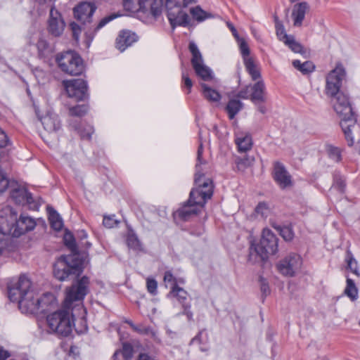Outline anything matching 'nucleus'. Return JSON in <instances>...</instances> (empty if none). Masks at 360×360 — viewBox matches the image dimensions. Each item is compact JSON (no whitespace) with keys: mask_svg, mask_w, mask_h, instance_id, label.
I'll return each mask as SVG.
<instances>
[{"mask_svg":"<svg viewBox=\"0 0 360 360\" xmlns=\"http://www.w3.org/2000/svg\"><path fill=\"white\" fill-rule=\"evenodd\" d=\"M195 3L194 0H183V4L184 7L188 6L189 4Z\"/></svg>","mask_w":360,"mask_h":360,"instance_id":"774afa93","label":"nucleus"},{"mask_svg":"<svg viewBox=\"0 0 360 360\" xmlns=\"http://www.w3.org/2000/svg\"><path fill=\"white\" fill-rule=\"evenodd\" d=\"M187 295V292L182 288L177 285L176 287H174L173 289H171L167 297H176L179 302L183 303L186 300Z\"/></svg>","mask_w":360,"mask_h":360,"instance_id":"f704fd0d","label":"nucleus"},{"mask_svg":"<svg viewBox=\"0 0 360 360\" xmlns=\"http://www.w3.org/2000/svg\"><path fill=\"white\" fill-rule=\"evenodd\" d=\"M302 259L296 253H290L276 264L278 271L283 276L292 277L302 267Z\"/></svg>","mask_w":360,"mask_h":360,"instance_id":"f8f14e48","label":"nucleus"},{"mask_svg":"<svg viewBox=\"0 0 360 360\" xmlns=\"http://www.w3.org/2000/svg\"><path fill=\"white\" fill-rule=\"evenodd\" d=\"M182 80L185 86L190 91L193 86V82L184 70L182 71Z\"/></svg>","mask_w":360,"mask_h":360,"instance_id":"680f3d73","label":"nucleus"},{"mask_svg":"<svg viewBox=\"0 0 360 360\" xmlns=\"http://www.w3.org/2000/svg\"><path fill=\"white\" fill-rule=\"evenodd\" d=\"M70 27L72 31V35L75 40H78L81 32L79 26L76 22L70 23Z\"/></svg>","mask_w":360,"mask_h":360,"instance_id":"052dcab7","label":"nucleus"},{"mask_svg":"<svg viewBox=\"0 0 360 360\" xmlns=\"http://www.w3.org/2000/svg\"><path fill=\"white\" fill-rule=\"evenodd\" d=\"M227 26L230 29V30L231 31V32H232V34L234 36L236 39H238V38H240L236 29L235 28V27L231 22H227Z\"/></svg>","mask_w":360,"mask_h":360,"instance_id":"69168bd1","label":"nucleus"},{"mask_svg":"<svg viewBox=\"0 0 360 360\" xmlns=\"http://www.w3.org/2000/svg\"><path fill=\"white\" fill-rule=\"evenodd\" d=\"M253 160L254 159L252 158L245 157L244 158H237L236 163L239 169H244L249 167L252 163Z\"/></svg>","mask_w":360,"mask_h":360,"instance_id":"09e8293b","label":"nucleus"},{"mask_svg":"<svg viewBox=\"0 0 360 360\" xmlns=\"http://www.w3.org/2000/svg\"><path fill=\"white\" fill-rule=\"evenodd\" d=\"M5 173L0 170V193L4 192L6 188H9L10 183Z\"/></svg>","mask_w":360,"mask_h":360,"instance_id":"8fccbe9b","label":"nucleus"},{"mask_svg":"<svg viewBox=\"0 0 360 360\" xmlns=\"http://www.w3.org/2000/svg\"><path fill=\"white\" fill-rule=\"evenodd\" d=\"M356 127L357 128L354 130V129H354V127H349V132L348 133V136H347L345 129L343 128H342V131L345 134V140L347 143L348 146H349V147L353 146V145L354 143V136L360 131L359 127L357 124H356Z\"/></svg>","mask_w":360,"mask_h":360,"instance_id":"ea45409f","label":"nucleus"},{"mask_svg":"<svg viewBox=\"0 0 360 360\" xmlns=\"http://www.w3.org/2000/svg\"><path fill=\"white\" fill-rule=\"evenodd\" d=\"M9 210L11 216L13 217V220L15 221L16 229L14 231L15 235L20 236L34 229L36 226L34 219L21 214L20 218L17 220V213L13 211L12 208H9Z\"/></svg>","mask_w":360,"mask_h":360,"instance_id":"f3484780","label":"nucleus"},{"mask_svg":"<svg viewBox=\"0 0 360 360\" xmlns=\"http://www.w3.org/2000/svg\"><path fill=\"white\" fill-rule=\"evenodd\" d=\"M8 297L18 303L24 314H34L39 310V293L32 288V283L26 276H20L13 285L8 287Z\"/></svg>","mask_w":360,"mask_h":360,"instance_id":"7ed1b4c3","label":"nucleus"},{"mask_svg":"<svg viewBox=\"0 0 360 360\" xmlns=\"http://www.w3.org/2000/svg\"><path fill=\"white\" fill-rule=\"evenodd\" d=\"M292 65L295 69L300 71L304 75H307L313 72L315 68L313 63L311 61H305L304 63H301L298 60H293Z\"/></svg>","mask_w":360,"mask_h":360,"instance_id":"7c9ffc66","label":"nucleus"},{"mask_svg":"<svg viewBox=\"0 0 360 360\" xmlns=\"http://www.w3.org/2000/svg\"><path fill=\"white\" fill-rule=\"evenodd\" d=\"M87 112V106L85 105H77L69 108V115L72 117H82Z\"/></svg>","mask_w":360,"mask_h":360,"instance_id":"58836bf2","label":"nucleus"},{"mask_svg":"<svg viewBox=\"0 0 360 360\" xmlns=\"http://www.w3.org/2000/svg\"><path fill=\"white\" fill-rule=\"evenodd\" d=\"M278 250V238L273 232L264 229L259 243H252L250 256H258L260 260L266 259L269 255H274Z\"/></svg>","mask_w":360,"mask_h":360,"instance_id":"423d86ee","label":"nucleus"},{"mask_svg":"<svg viewBox=\"0 0 360 360\" xmlns=\"http://www.w3.org/2000/svg\"><path fill=\"white\" fill-rule=\"evenodd\" d=\"M278 231L283 238L286 241L291 240L294 237L292 230L289 226L278 227Z\"/></svg>","mask_w":360,"mask_h":360,"instance_id":"c03bdc74","label":"nucleus"},{"mask_svg":"<svg viewBox=\"0 0 360 360\" xmlns=\"http://www.w3.org/2000/svg\"><path fill=\"white\" fill-rule=\"evenodd\" d=\"M8 352L4 349L2 347H0V359H6L8 357Z\"/></svg>","mask_w":360,"mask_h":360,"instance_id":"338daca9","label":"nucleus"},{"mask_svg":"<svg viewBox=\"0 0 360 360\" xmlns=\"http://www.w3.org/2000/svg\"><path fill=\"white\" fill-rule=\"evenodd\" d=\"M39 309H42L44 310V307L51 306L55 302V297L52 293L47 292L44 293L42 295H39Z\"/></svg>","mask_w":360,"mask_h":360,"instance_id":"c9c22d12","label":"nucleus"},{"mask_svg":"<svg viewBox=\"0 0 360 360\" xmlns=\"http://www.w3.org/2000/svg\"><path fill=\"white\" fill-rule=\"evenodd\" d=\"M94 132V129L91 127L89 126L87 127L86 128L84 129L82 131H81L79 133H80V136L82 137V139H91V134H93Z\"/></svg>","mask_w":360,"mask_h":360,"instance_id":"13d9d810","label":"nucleus"},{"mask_svg":"<svg viewBox=\"0 0 360 360\" xmlns=\"http://www.w3.org/2000/svg\"><path fill=\"white\" fill-rule=\"evenodd\" d=\"M40 120L44 129L48 132L57 131L61 127L58 115L51 111H48L45 115L41 117Z\"/></svg>","mask_w":360,"mask_h":360,"instance_id":"412c9836","label":"nucleus"},{"mask_svg":"<svg viewBox=\"0 0 360 360\" xmlns=\"http://www.w3.org/2000/svg\"><path fill=\"white\" fill-rule=\"evenodd\" d=\"M56 62L63 72L71 75H80L84 69L81 57L74 51L60 53L57 56Z\"/></svg>","mask_w":360,"mask_h":360,"instance_id":"6e6552de","label":"nucleus"},{"mask_svg":"<svg viewBox=\"0 0 360 360\" xmlns=\"http://www.w3.org/2000/svg\"><path fill=\"white\" fill-rule=\"evenodd\" d=\"M129 248L139 251L142 250L141 243L134 233H129L127 238Z\"/></svg>","mask_w":360,"mask_h":360,"instance_id":"e433bc0d","label":"nucleus"},{"mask_svg":"<svg viewBox=\"0 0 360 360\" xmlns=\"http://www.w3.org/2000/svg\"><path fill=\"white\" fill-rule=\"evenodd\" d=\"M212 194L213 185L211 179L202 180L200 176H196L195 187L190 192L189 199L174 212V216L184 221L190 219L202 210L206 201L211 198Z\"/></svg>","mask_w":360,"mask_h":360,"instance_id":"f03ea898","label":"nucleus"},{"mask_svg":"<svg viewBox=\"0 0 360 360\" xmlns=\"http://www.w3.org/2000/svg\"><path fill=\"white\" fill-rule=\"evenodd\" d=\"M137 360H156V359H155V357L150 356L149 354H148L146 353H141L139 355Z\"/></svg>","mask_w":360,"mask_h":360,"instance_id":"0e129e2a","label":"nucleus"},{"mask_svg":"<svg viewBox=\"0 0 360 360\" xmlns=\"http://www.w3.org/2000/svg\"><path fill=\"white\" fill-rule=\"evenodd\" d=\"M250 99L254 103H264L266 100V87L262 79H259L252 87Z\"/></svg>","mask_w":360,"mask_h":360,"instance_id":"4be33fe9","label":"nucleus"},{"mask_svg":"<svg viewBox=\"0 0 360 360\" xmlns=\"http://www.w3.org/2000/svg\"><path fill=\"white\" fill-rule=\"evenodd\" d=\"M9 189L10 198L15 204L22 205L27 204L31 205L33 202V198L27 188L18 182L11 181Z\"/></svg>","mask_w":360,"mask_h":360,"instance_id":"2eb2a0df","label":"nucleus"},{"mask_svg":"<svg viewBox=\"0 0 360 360\" xmlns=\"http://www.w3.org/2000/svg\"><path fill=\"white\" fill-rule=\"evenodd\" d=\"M64 240L65 245L73 252H76L77 251V247L75 239L73 238L71 234H66L64 237Z\"/></svg>","mask_w":360,"mask_h":360,"instance_id":"603ef678","label":"nucleus"},{"mask_svg":"<svg viewBox=\"0 0 360 360\" xmlns=\"http://www.w3.org/2000/svg\"><path fill=\"white\" fill-rule=\"evenodd\" d=\"M134 330L139 334L150 335L153 338L156 336V332L150 327L145 326L142 324L136 325Z\"/></svg>","mask_w":360,"mask_h":360,"instance_id":"79ce46f5","label":"nucleus"},{"mask_svg":"<svg viewBox=\"0 0 360 360\" xmlns=\"http://www.w3.org/2000/svg\"><path fill=\"white\" fill-rule=\"evenodd\" d=\"M86 310L82 304H77L71 313L72 324L75 330L79 333H82L87 330V323L84 315Z\"/></svg>","mask_w":360,"mask_h":360,"instance_id":"a211bd4d","label":"nucleus"},{"mask_svg":"<svg viewBox=\"0 0 360 360\" xmlns=\"http://www.w3.org/2000/svg\"><path fill=\"white\" fill-rule=\"evenodd\" d=\"M63 85L69 97L82 101L88 96L87 84L82 79L63 81Z\"/></svg>","mask_w":360,"mask_h":360,"instance_id":"4468645a","label":"nucleus"},{"mask_svg":"<svg viewBox=\"0 0 360 360\" xmlns=\"http://www.w3.org/2000/svg\"><path fill=\"white\" fill-rule=\"evenodd\" d=\"M96 7L91 2H82L74 9L75 18L81 22L85 24L90 22Z\"/></svg>","mask_w":360,"mask_h":360,"instance_id":"6ab92c4d","label":"nucleus"},{"mask_svg":"<svg viewBox=\"0 0 360 360\" xmlns=\"http://www.w3.org/2000/svg\"><path fill=\"white\" fill-rule=\"evenodd\" d=\"M146 287L150 294L155 295L157 293L158 283L155 279L147 278Z\"/></svg>","mask_w":360,"mask_h":360,"instance_id":"5fc2aeb1","label":"nucleus"},{"mask_svg":"<svg viewBox=\"0 0 360 360\" xmlns=\"http://www.w3.org/2000/svg\"><path fill=\"white\" fill-rule=\"evenodd\" d=\"M118 16L117 14H111L110 15L105 16L103 19L100 20L98 24L96 25V27L94 28V32H97L102 27H103L106 24H108L111 20H114Z\"/></svg>","mask_w":360,"mask_h":360,"instance_id":"3c124183","label":"nucleus"},{"mask_svg":"<svg viewBox=\"0 0 360 360\" xmlns=\"http://www.w3.org/2000/svg\"><path fill=\"white\" fill-rule=\"evenodd\" d=\"M65 23L58 11L53 8L50 11L49 31L53 36H60L64 30Z\"/></svg>","mask_w":360,"mask_h":360,"instance_id":"aec40b11","label":"nucleus"},{"mask_svg":"<svg viewBox=\"0 0 360 360\" xmlns=\"http://www.w3.org/2000/svg\"><path fill=\"white\" fill-rule=\"evenodd\" d=\"M39 55L41 56H46L51 52V49L49 44L44 39H39L37 44Z\"/></svg>","mask_w":360,"mask_h":360,"instance_id":"4c0bfd02","label":"nucleus"},{"mask_svg":"<svg viewBox=\"0 0 360 360\" xmlns=\"http://www.w3.org/2000/svg\"><path fill=\"white\" fill-rule=\"evenodd\" d=\"M284 44L287 45L295 53L302 52V46H301L300 44H299L295 40L292 36L289 39L285 41Z\"/></svg>","mask_w":360,"mask_h":360,"instance_id":"a18cd8bd","label":"nucleus"},{"mask_svg":"<svg viewBox=\"0 0 360 360\" xmlns=\"http://www.w3.org/2000/svg\"><path fill=\"white\" fill-rule=\"evenodd\" d=\"M239 46L240 51L242 55L243 63L247 72L251 76L252 80L256 81L261 78L260 70L258 63L255 61V58L250 54L249 46L243 38H238L236 39Z\"/></svg>","mask_w":360,"mask_h":360,"instance_id":"ddd939ff","label":"nucleus"},{"mask_svg":"<svg viewBox=\"0 0 360 360\" xmlns=\"http://www.w3.org/2000/svg\"><path fill=\"white\" fill-rule=\"evenodd\" d=\"M250 94H248V86L245 89L240 91L238 94V97L243 98V99L250 98Z\"/></svg>","mask_w":360,"mask_h":360,"instance_id":"e2e57ef3","label":"nucleus"},{"mask_svg":"<svg viewBox=\"0 0 360 360\" xmlns=\"http://www.w3.org/2000/svg\"><path fill=\"white\" fill-rule=\"evenodd\" d=\"M164 282L165 283L166 287L169 285L171 289L177 286V278H176L169 271L165 273Z\"/></svg>","mask_w":360,"mask_h":360,"instance_id":"49530a36","label":"nucleus"},{"mask_svg":"<svg viewBox=\"0 0 360 360\" xmlns=\"http://www.w3.org/2000/svg\"><path fill=\"white\" fill-rule=\"evenodd\" d=\"M190 13L198 22H202L206 19L213 17L211 13L205 11L198 6L191 8Z\"/></svg>","mask_w":360,"mask_h":360,"instance_id":"2f4dec72","label":"nucleus"},{"mask_svg":"<svg viewBox=\"0 0 360 360\" xmlns=\"http://www.w3.org/2000/svg\"><path fill=\"white\" fill-rule=\"evenodd\" d=\"M133 347L129 343H124L122 349L117 350L112 356L113 360H128L132 356Z\"/></svg>","mask_w":360,"mask_h":360,"instance_id":"cd10ccee","label":"nucleus"},{"mask_svg":"<svg viewBox=\"0 0 360 360\" xmlns=\"http://www.w3.org/2000/svg\"><path fill=\"white\" fill-rule=\"evenodd\" d=\"M82 272V261L73 254L60 257L53 266V275L59 281L77 277Z\"/></svg>","mask_w":360,"mask_h":360,"instance_id":"39448f33","label":"nucleus"},{"mask_svg":"<svg viewBox=\"0 0 360 360\" xmlns=\"http://www.w3.org/2000/svg\"><path fill=\"white\" fill-rule=\"evenodd\" d=\"M189 51L192 54L191 64L196 75L204 81L212 79V72L204 64L202 54L194 42H190Z\"/></svg>","mask_w":360,"mask_h":360,"instance_id":"9b49d317","label":"nucleus"},{"mask_svg":"<svg viewBox=\"0 0 360 360\" xmlns=\"http://www.w3.org/2000/svg\"><path fill=\"white\" fill-rule=\"evenodd\" d=\"M330 97L332 98L331 102L334 110L341 119V128L345 129L347 136H348L349 127H354L353 129L354 130L357 128L356 117L353 112L349 98L347 94L342 92Z\"/></svg>","mask_w":360,"mask_h":360,"instance_id":"20e7f679","label":"nucleus"},{"mask_svg":"<svg viewBox=\"0 0 360 360\" xmlns=\"http://www.w3.org/2000/svg\"><path fill=\"white\" fill-rule=\"evenodd\" d=\"M333 187L336 188L340 192L343 193L345 188V180L343 176L340 174H335L334 176Z\"/></svg>","mask_w":360,"mask_h":360,"instance_id":"37998d69","label":"nucleus"},{"mask_svg":"<svg viewBox=\"0 0 360 360\" xmlns=\"http://www.w3.org/2000/svg\"><path fill=\"white\" fill-rule=\"evenodd\" d=\"M123 4L127 11L156 19L162 14L164 0H124Z\"/></svg>","mask_w":360,"mask_h":360,"instance_id":"0eeeda50","label":"nucleus"},{"mask_svg":"<svg viewBox=\"0 0 360 360\" xmlns=\"http://www.w3.org/2000/svg\"><path fill=\"white\" fill-rule=\"evenodd\" d=\"M103 225L108 229L113 228L117 226L118 221L115 219V216L104 217L103 220Z\"/></svg>","mask_w":360,"mask_h":360,"instance_id":"6e6d98bb","label":"nucleus"},{"mask_svg":"<svg viewBox=\"0 0 360 360\" xmlns=\"http://www.w3.org/2000/svg\"><path fill=\"white\" fill-rule=\"evenodd\" d=\"M136 40L137 37L135 33L130 31H122L116 39V48L120 51H124Z\"/></svg>","mask_w":360,"mask_h":360,"instance_id":"5701e85b","label":"nucleus"},{"mask_svg":"<svg viewBox=\"0 0 360 360\" xmlns=\"http://www.w3.org/2000/svg\"><path fill=\"white\" fill-rule=\"evenodd\" d=\"M346 77V71L341 63H337L334 69L326 77L325 93L328 96H335L341 93L340 88Z\"/></svg>","mask_w":360,"mask_h":360,"instance_id":"1a4fd4ad","label":"nucleus"},{"mask_svg":"<svg viewBox=\"0 0 360 360\" xmlns=\"http://www.w3.org/2000/svg\"><path fill=\"white\" fill-rule=\"evenodd\" d=\"M260 290L262 295L266 297L270 293V289L268 282L262 277L259 278Z\"/></svg>","mask_w":360,"mask_h":360,"instance_id":"4d7b16f0","label":"nucleus"},{"mask_svg":"<svg viewBox=\"0 0 360 360\" xmlns=\"http://www.w3.org/2000/svg\"><path fill=\"white\" fill-rule=\"evenodd\" d=\"M273 176L274 179L281 188L285 189L292 186V176L282 163L276 162L274 164Z\"/></svg>","mask_w":360,"mask_h":360,"instance_id":"dca6fc26","label":"nucleus"},{"mask_svg":"<svg viewBox=\"0 0 360 360\" xmlns=\"http://www.w3.org/2000/svg\"><path fill=\"white\" fill-rule=\"evenodd\" d=\"M345 295L349 298L352 302L356 301L359 297V290L354 283V281L347 277L346 279V287L343 291Z\"/></svg>","mask_w":360,"mask_h":360,"instance_id":"a878e982","label":"nucleus"},{"mask_svg":"<svg viewBox=\"0 0 360 360\" xmlns=\"http://www.w3.org/2000/svg\"><path fill=\"white\" fill-rule=\"evenodd\" d=\"M328 153L330 158L335 162L341 160V150L339 148L330 146L328 148Z\"/></svg>","mask_w":360,"mask_h":360,"instance_id":"de8ad7c7","label":"nucleus"},{"mask_svg":"<svg viewBox=\"0 0 360 360\" xmlns=\"http://www.w3.org/2000/svg\"><path fill=\"white\" fill-rule=\"evenodd\" d=\"M89 283V278L83 276L66 290L65 309L52 313L46 319L49 328L53 333L63 336L70 334L72 324L70 309L74 302L81 301L84 298L88 292Z\"/></svg>","mask_w":360,"mask_h":360,"instance_id":"f257e3e1","label":"nucleus"},{"mask_svg":"<svg viewBox=\"0 0 360 360\" xmlns=\"http://www.w3.org/2000/svg\"><path fill=\"white\" fill-rule=\"evenodd\" d=\"M255 212L257 214H260L262 217H266L269 213V209L266 203L260 202L256 207Z\"/></svg>","mask_w":360,"mask_h":360,"instance_id":"864d4df0","label":"nucleus"},{"mask_svg":"<svg viewBox=\"0 0 360 360\" xmlns=\"http://www.w3.org/2000/svg\"><path fill=\"white\" fill-rule=\"evenodd\" d=\"M235 141L238 146V150L240 152L249 150L252 145V139L248 134H238Z\"/></svg>","mask_w":360,"mask_h":360,"instance_id":"bb28decb","label":"nucleus"},{"mask_svg":"<svg viewBox=\"0 0 360 360\" xmlns=\"http://www.w3.org/2000/svg\"><path fill=\"white\" fill-rule=\"evenodd\" d=\"M274 21L276 36L280 41L285 43V41L289 39L292 36L286 34L283 25L276 16L274 17Z\"/></svg>","mask_w":360,"mask_h":360,"instance_id":"473e14b6","label":"nucleus"},{"mask_svg":"<svg viewBox=\"0 0 360 360\" xmlns=\"http://www.w3.org/2000/svg\"><path fill=\"white\" fill-rule=\"evenodd\" d=\"M165 6L168 20L173 29L176 26H188L190 17L183 11L180 4L174 0H165Z\"/></svg>","mask_w":360,"mask_h":360,"instance_id":"9d476101","label":"nucleus"},{"mask_svg":"<svg viewBox=\"0 0 360 360\" xmlns=\"http://www.w3.org/2000/svg\"><path fill=\"white\" fill-rule=\"evenodd\" d=\"M204 97L211 102H219L221 100V94L215 89L208 86L206 84H201Z\"/></svg>","mask_w":360,"mask_h":360,"instance_id":"c85d7f7f","label":"nucleus"},{"mask_svg":"<svg viewBox=\"0 0 360 360\" xmlns=\"http://www.w3.org/2000/svg\"><path fill=\"white\" fill-rule=\"evenodd\" d=\"M202 151H203L202 144L200 143L199 147H198V157H197L198 162H197L196 166H195V167H196V172H195V179L196 178L197 174L198 173V176H200L201 179L205 180L206 179L204 178V175L202 173V170H201V168H200V165L203 163L202 161V159H201Z\"/></svg>","mask_w":360,"mask_h":360,"instance_id":"a19ab883","label":"nucleus"},{"mask_svg":"<svg viewBox=\"0 0 360 360\" xmlns=\"http://www.w3.org/2000/svg\"><path fill=\"white\" fill-rule=\"evenodd\" d=\"M347 266V268L351 271L354 275L360 277V272L359 270L358 262L353 257L350 251L347 252L345 258Z\"/></svg>","mask_w":360,"mask_h":360,"instance_id":"72a5a7b5","label":"nucleus"},{"mask_svg":"<svg viewBox=\"0 0 360 360\" xmlns=\"http://www.w3.org/2000/svg\"><path fill=\"white\" fill-rule=\"evenodd\" d=\"M308 10L309 5L306 2L298 3L293 6L292 18L294 26L300 27L302 25L305 14Z\"/></svg>","mask_w":360,"mask_h":360,"instance_id":"b1692460","label":"nucleus"},{"mask_svg":"<svg viewBox=\"0 0 360 360\" xmlns=\"http://www.w3.org/2000/svg\"><path fill=\"white\" fill-rule=\"evenodd\" d=\"M242 108L243 103L239 100L231 99L226 107L229 118L233 119Z\"/></svg>","mask_w":360,"mask_h":360,"instance_id":"c756f323","label":"nucleus"},{"mask_svg":"<svg viewBox=\"0 0 360 360\" xmlns=\"http://www.w3.org/2000/svg\"><path fill=\"white\" fill-rule=\"evenodd\" d=\"M46 210L51 227L56 231H60L63 226L62 218L53 207L47 206Z\"/></svg>","mask_w":360,"mask_h":360,"instance_id":"393cba45","label":"nucleus"},{"mask_svg":"<svg viewBox=\"0 0 360 360\" xmlns=\"http://www.w3.org/2000/svg\"><path fill=\"white\" fill-rule=\"evenodd\" d=\"M9 143L6 134L0 128V148H4Z\"/></svg>","mask_w":360,"mask_h":360,"instance_id":"bf43d9fd","label":"nucleus"}]
</instances>
